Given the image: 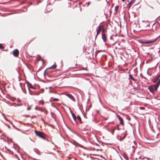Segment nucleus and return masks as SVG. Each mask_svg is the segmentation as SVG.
Returning a JSON list of instances; mask_svg holds the SVG:
<instances>
[{
	"label": "nucleus",
	"mask_w": 160,
	"mask_h": 160,
	"mask_svg": "<svg viewBox=\"0 0 160 160\" xmlns=\"http://www.w3.org/2000/svg\"><path fill=\"white\" fill-rule=\"evenodd\" d=\"M129 79H131L132 80L134 81H136V79H135L132 76L131 74H130L129 75Z\"/></svg>",
	"instance_id": "obj_15"
},
{
	"label": "nucleus",
	"mask_w": 160,
	"mask_h": 160,
	"mask_svg": "<svg viewBox=\"0 0 160 160\" xmlns=\"http://www.w3.org/2000/svg\"><path fill=\"white\" fill-rule=\"evenodd\" d=\"M125 0H122V1H123H123H124Z\"/></svg>",
	"instance_id": "obj_32"
},
{
	"label": "nucleus",
	"mask_w": 160,
	"mask_h": 160,
	"mask_svg": "<svg viewBox=\"0 0 160 160\" xmlns=\"http://www.w3.org/2000/svg\"><path fill=\"white\" fill-rule=\"evenodd\" d=\"M148 89L149 91L153 94H155V90L157 91V89H156L155 88V85H152L149 86L148 87Z\"/></svg>",
	"instance_id": "obj_2"
},
{
	"label": "nucleus",
	"mask_w": 160,
	"mask_h": 160,
	"mask_svg": "<svg viewBox=\"0 0 160 160\" xmlns=\"http://www.w3.org/2000/svg\"><path fill=\"white\" fill-rule=\"evenodd\" d=\"M160 84V79L158 81L157 83L155 84V88L156 89H158Z\"/></svg>",
	"instance_id": "obj_13"
},
{
	"label": "nucleus",
	"mask_w": 160,
	"mask_h": 160,
	"mask_svg": "<svg viewBox=\"0 0 160 160\" xmlns=\"http://www.w3.org/2000/svg\"><path fill=\"white\" fill-rule=\"evenodd\" d=\"M79 4H81V3H80H80H79Z\"/></svg>",
	"instance_id": "obj_33"
},
{
	"label": "nucleus",
	"mask_w": 160,
	"mask_h": 160,
	"mask_svg": "<svg viewBox=\"0 0 160 160\" xmlns=\"http://www.w3.org/2000/svg\"><path fill=\"white\" fill-rule=\"evenodd\" d=\"M44 102L43 100H40L38 102V104L39 105H43L44 104Z\"/></svg>",
	"instance_id": "obj_16"
},
{
	"label": "nucleus",
	"mask_w": 160,
	"mask_h": 160,
	"mask_svg": "<svg viewBox=\"0 0 160 160\" xmlns=\"http://www.w3.org/2000/svg\"><path fill=\"white\" fill-rule=\"evenodd\" d=\"M90 2H88L87 3L88 6L89 5V4H90Z\"/></svg>",
	"instance_id": "obj_29"
},
{
	"label": "nucleus",
	"mask_w": 160,
	"mask_h": 160,
	"mask_svg": "<svg viewBox=\"0 0 160 160\" xmlns=\"http://www.w3.org/2000/svg\"><path fill=\"white\" fill-rule=\"evenodd\" d=\"M102 27L101 25H99L98 27H97V34L96 37V38L97 37L98 35L100 33L102 29Z\"/></svg>",
	"instance_id": "obj_4"
},
{
	"label": "nucleus",
	"mask_w": 160,
	"mask_h": 160,
	"mask_svg": "<svg viewBox=\"0 0 160 160\" xmlns=\"http://www.w3.org/2000/svg\"><path fill=\"white\" fill-rule=\"evenodd\" d=\"M157 40V38H156L155 39L153 40H147L143 42H142V43H152L155 42Z\"/></svg>",
	"instance_id": "obj_3"
},
{
	"label": "nucleus",
	"mask_w": 160,
	"mask_h": 160,
	"mask_svg": "<svg viewBox=\"0 0 160 160\" xmlns=\"http://www.w3.org/2000/svg\"><path fill=\"white\" fill-rule=\"evenodd\" d=\"M19 51L17 49L14 50L13 52V54L14 56L15 57H18L19 55Z\"/></svg>",
	"instance_id": "obj_5"
},
{
	"label": "nucleus",
	"mask_w": 160,
	"mask_h": 160,
	"mask_svg": "<svg viewBox=\"0 0 160 160\" xmlns=\"http://www.w3.org/2000/svg\"><path fill=\"white\" fill-rule=\"evenodd\" d=\"M119 5H118V6H116V7H115V11L116 13H117L118 12L119 9Z\"/></svg>",
	"instance_id": "obj_17"
},
{
	"label": "nucleus",
	"mask_w": 160,
	"mask_h": 160,
	"mask_svg": "<svg viewBox=\"0 0 160 160\" xmlns=\"http://www.w3.org/2000/svg\"><path fill=\"white\" fill-rule=\"evenodd\" d=\"M135 0H132L127 5V8H129L131 6H132V4H133L135 2Z\"/></svg>",
	"instance_id": "obj_9"
},
{
	"label": "nucleus",
	"mask_w": 160,
	"mask_h": 160,
	"mask_svg": "<svg viewBox=\"0 0 160 160\" xmlns=\"http://www.w3.org/2000/svg\"><path fill=\"white\" fill-rule=\"evenodd\" d=\"M31 109V108L30 107H28L27 108V110H30Z\"/></svg>",
	"instance_id": "obj_26"
},
{
	"label": "nucleus",
	"mask_w": 160,
	"mask_h": 160,
	"mask_svg": "<svg viewBox=\"0 0 160 160\" xmlns=\"http://www.w3.org/2000/svg\"><path fill=\"white\" fill-rule=\"evenodd\" d=\"M27 84L29 88H31L33 89H35V88L33 87L32 85L31 84L29 83L28 82Z\"/></svg>",
	"instance_id": "obj_14"
},
{
	"label": "nucleus",
	"mask_w": 160,
	"mask_h": 160,
	"mask_svg": "<svg viewBox=\"0 0 160 160\" xmlns=\"http://www.w3.org/2000/svg\"><path fill=\"white\" fill-rule=\"evenodd\" d=\"M114 132V130L113 131V132Z\"/></svg>",
	"instance_id": "obj_34"
},
{
	"label": "nucleus",
	"mask_w": 160,
	"mask_h": 160,
	"mask_svg": "<svg viewBox=\"0 0 160 160\" xmlns=\"http://www.w3.org/2000/svg\"><path fill=\"white\" fill-rule=\"evenodd\" d=\"M102 32L103 33L105 32V30L104 29H102Z\"/></svg>",
	"instance_id": "obj_28"
},
{
	"label": "nucleus",
	"mask_w": 160,
	"mask_h": 160,
	"mask_svg": "<svg viewBox=\"0 0 160 160\" xmlns=\"http://www.w3.org/2000/svg\"><path fill=\"white\" fill-rule=\"evenodd\" d=\"M34 132L35 134L37 136L42 139H45V134L43 132H39L36 130H35Z\"/></svg>",
	"instance_id": "obj_1"
},
{
	"label": "nucleus",
	"mask_w": 160,
	"mask_h": 160,
	"mask_svg": "<svg viewBox=\"0 0 160 160\" xmlns=\"http://www.w3.org/2000/svg\"><path fill=\"white\" fill-rule=\"evenodd\" d=\"M57 66L55 64L53 65L52 66L49 68V69L53 68L55 69L56 68Z\"/></svg>",
	"instance_id": "obj_18"
},
{
	"label": "nucleus",
	"mask_w": 160,
	"mask_h": 160,
	"mask_svg": "<svg viewBox=\"0 0 160 160\" xmlns=\"http://www.w3.org/2000/svg\"><path fill=\"white\" fill-rule=\"evenodd\" d=\"M4 48V47L3 46L2 44H0V49H3Z\"/></svg>",
	"instance_id": "obj_22"
},
{
	"label": "nucleus",
	"mask_w": 160,
	"mask_h": 160,
	"mask_svg": "<svg viewBox=\"0 0 160 160\" xmlns=\"http://www.w3.org/2000/svg\"><path fill=\"white\" fill-rule=\"evenodd\" d=\"M139 108L140 109H141V110H143V109H144L145 108H144L143 107H140Z\"/></svg>",
	"instance_id": "obj_25"
},
{
	"label": "nucleus",
	"mask_w": 160,
	"mask_h": 160,
	"mask_svg": "<svg viewBox=\"0 0 160 160\" xmlns=\"http://www.w3.org/2000/svg\"><path fill=\"white\" fill-rule=\"evenodd\" d=\"M117 117L120 121V124L122 125H123L124 122L122 118L119 115H118Z\"/></svg>",
	"instance_id": "obj_8"
},
{
	"label": "nucleus",
	"mask_w": 160,
	"mask_h": 160,
	"mask_svg": "<svg viewBox=\"0 0 160 160\" xmlns=\"http://www.w3.org/2000/svg\"><path fill=\"white\" fill-rule=\"evenodd\" d=\"M102 38L104 42L106 41V38L105 34L103 33L102 34Z\"/></svg>",
	"instance_id": "obj_12"
},
{
	"label": "nucleus",
	"mask_w": 160,
	"mask_h": 160,
	"mask_svg": "<svg viewBox=\"0 0 160 160\" xmlns=\"http://www.w3.org/2000/svg\"><path fill=\"white\" fill-rule=\"evenodd\" d=\"M119 126V125H117V129H118V130H119V128H118V127Z\"/></svg>",
	"instance_id": "obj_30"
},
{
	"label": "nucleus",
	"mask_w": 160,
	"mask_h": 160,
	"mask_svg": "<svg viewBox=\"0 0 160 160\" xmlns=\"http://www.w3.org/2000/svg\"><path fill=\"white\" fill-rule=\"evenodd\" d=\"M40 93L39 92H36L35 94H34V95H39L40 94Z\"/></svg>",
	"instance_id": "obj_24"
},
{
	"label": "nucleus",
	"mask_w": 160,
	"mask_h": 160,
	"mask_svg": "<svg viewBox=\"0 0 160 160\" xmlns=\"http://www.w3.org/2000/svg\"><path fill=\"white\" fill-rule=\"evenodd\" d=\"M66 95L69 98H70L71 99H72L73 101H75V99L74 98L71 94H67Z\"/></svg>",
	"instance_id": "obj_7"
},
{
	"label": "nucleus",
	"mask_w": 160,
	"mask_h": 160,
	"mask_svg": "<svg viewBox=\"0 0 160 160\" xmlns=\"http://www.w3.org/2000/svg\"><path fill=\"white\" fill-rule=\"evenodd\" d=\"M36 116H32V118H36Z\"/></svg>",
	"instance_id": "obj_27"
},
{
	"label": "nucleus",
	"mask_w": 160,
	"mask_h": 160,
	"mask_svg": "<svg viewBox=\"0 0 160 160\" xmlns=\"http://www.w3.org/2000/svg\"><path fill=\"white\" fill-rule=\"evenodd\" d=\"M127 132L125 131L123 133H122V135L121 136V138H122V140L124 139L125 138V137H126V135H127Z\"/></svg>",
	"instance_id": "obj_11"
},
{
	"label": "nucleus",
	"mask_w": 160,
	"mask_h": 160,
	"mask_svg": "<svg viewBox=\"0 0 160 160\" xmlns=\"http://www.w3.org/2000/svg\"><path fill=\"white\" fill-rule=\"evenodd\" d=\"M77 118L79 121L80 123H82L81 122V121H82L81 119L80 116H78L77 117Z\"/></svg>",
	"instance_id": "obj_20"
},
{
	"label": "nucleus",
	"mask_w": 160,
	"mask_h": 160,
	"mask_svg": "<svg viewBox=\"0 0 160 160\" xmlns=\"http://www.w3.org/2000/svg\"><path fill=\"white\" fill-rule=\"evenodd\" d=\"M72 117L73 118V119L75 121H76V119H77V118H76L75 115V114H74V113H72Z\"/></svg>",
	"instance_id": "obj_19"
},
{
	"label": "nucleus",
	"mask_w": 160,
	"mask_h": 160,
	"mask_svg": "<svg viewBox=\"0 0 160 160\" xmlns=\"http://www.w3.org/2000/svg\"><path fill=\"white\" fill-rule=\"evenodd\" d=\"M35 109L36 110H38L41 112H43L45 110V108H42L36 106L35 107Z\"/></svg>",
	"instance_id": "obj_6"
},
{
	"label": "nucleus",
	"mask_w": 160,
	"mask_h": 160,
	"mask_svg": "<svg viewBox=\"0 0 160 160\" xmlns=\"http://www.w3.org/2000/svg\"><path fill=\"white\" fill-rule=\"evenodd\" d=\"M133 89L134 90L136 91H138L140 90L139 89L138 87H134L133 88Z\"/></svg>",
	"instance_id": "obj_21"
},
{
	"label": "nucleus",
	"mask_w": 160,
	"mask_h": 160,
	"mask_svg": "<svg viewBox=\"0 0 160 160\" xmlns=\"http://www.w3.org/2000/svg\"><path fill=\"white\" fill-rule=\"evenodd\" d=\"M113 6V4H112V7Z\"/></svg>",
	"instance_id": "obj_31"
},
{
	"label": "nucleus",
	"mask_w": 160,
	"mask_h": 160,
	"mask_svg": "<svg viewBox=\"0 0 160 160\" xmlns=\"http://www.w3.org/2000/svg\"><path fill=\"white\" fill-rule=\"evenodd\" d=\"M59 100L58 99V98H54L53 99V101H58Z\"/></svg>",
	"instance_id": "obj_23"
},
{
	"label": "nucleus",
	"mask_w": 160,
	"mask_h": 160,
	"mask_svg": "<svg viewBox=\"0 0 160 160\" xmlns=\"http://www.w3.org/2000/svg\"><path fill=\"white\" fill-rule=\"evenodd\" d=\"M107 0H106V1H107Z\"/></svg>",
	"instance_id": "obj_36"
},
{
	"label": "nucleus",
	"mask_w": 160,
	"mask_h": 160,
	"mask_svg": "<svg viewBox=\"0 0 160 160\" xmlns=\"http://www.w3.org/2000/svg\"><path fill=\"white\" fill-rule=\"evenodd\" d=\"M32 40H31V41L32 42Z\"/></svg>",
	"instance_id": "obj_35"
},
{
	"label": "nucleus",
	"mask_w": 160,
	"mask_h": 160,
	"mask_svg": "<svg viewBox=\"0 0 160 160\" xmlns=\"http://www.w3.org/2000/svg\"><path fill=\"white\" fill-rule=\"evenodd\" d=\"M160 77V75L159 76H157L156 77H155L153 79H152V81L154 83H156L158 80V79Z\"/></svg>",
	"instance_id": "obj_10"
}]
</instances>
